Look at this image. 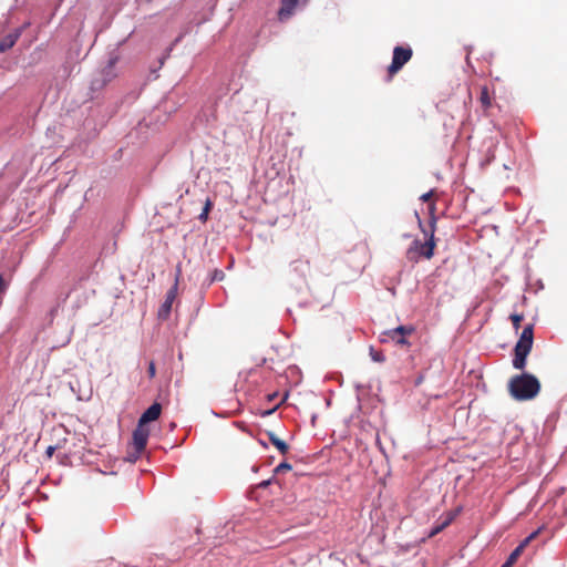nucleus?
<instances>
[{
	"label": "nucleus",
	"mask_w": 567,
	"mask_h": 567,
	"mask_svg": "<svg viewBox=\"0 0 567 567\" xmlns=\"http://www.w3.org/2000/svg\"><path fill=\"white\" fill-rule=\"evenodd\" d=\"M415 218L417 220L419 226L422 228V220H421V218H420L417 213H415Z\"/></svg>",
	"instance_id": "nucleus-27"
},
{
	"label": "nucleus",
	"mask_w": 567,
	"mask_h": 567,
	"mask_svg": "<svg viewBox=\"0 0 567 567\" xmlns=\"http://www.w3.org/2000/svg\"><path fill=\"white\" fill-rule=\"evenodd\" d=\"M55 451V447L54 446H48L47 451H45V454L49 456V457H52L53 453Z\"/></svg>",
	"instance_id": "nucleus-22"
},
{
	"label": "nucleus",
	"mask_w": 567,
	"mask_h": 567,
	"mask_svg": "<svg viewBox=\"0 0 567 567\" xmlns=\"http://www.w3.org/2000/svg\"><path fill=\"white\" fill-rule=\"evenodd\" d=\"M268 435V439L270 441V443L276 446L278 449V451L285 455L288 453L289 451V445L282 441L281 439H279L274 432H268L267 433Z\"/></svg>",
	"instance_id": "nucleus-12"
},
{
	"label": "nucleus",
	"mask_w": 567,
	"mask_h": 567,
	"mask_svg": "<svg viewBox=\"0 0 567 567\" xmlns=\"http://www.w3.org/2000/svg\"><path fill=\"white\" fill-rule=\"evenodd\" d=\"M147 374L150 379L155 378L156 375V367L154 361H150L148 368H147Z\"/></svg>",
	"instance_id": "nucleus-20"
},
{
	"label": "nucleus",
	"mask_w": 567,
	"mask_h": 567,
	"mask_svg": "<svg viewBox=\"0 0 567 567\" xmlns=\"http://www.w3.org/2000/svg\"><path fill=\"white\" fill-rule=\"evenodd\" d=\"M21 35L20 30H14L0 39V52H6L11 49Z\"/></svg>",
	"instance_id": "nucleus-10"
},
{
	"label": "nucleus",
	"mask_w": 567,
	"mask_h": 567,
	"mask_svg": "<svg viewBox=\"0 0 567 567\" xmlns=\"http://www.w3.org/2000/svg\"><path fill=\"white\" fill-rule=\"evenodd\" d=\"M511 395L517 401H528L537 396L540 391L538 379L529 373L514 375L508 383Z\"/></svg>",
	"instance_id": "nucleus-2"
},
{
	"label": "nucleus",
	"mask_w": 567,
	"mask_h": 567,
	"mask_svg": "<svg viewBox=\"0 0 567 567\" xmlns=\"http://www.w3.org/2000/svg\"><path fill=\"white\" fill-rule=\"evenodd\" d=\"M223 277H224V272L216 270L213 280H216V279L220 280V279H223Z\"/></svg>",
	"instance_id": "nucleus-24"
},
{
	"label": "nucleus",
	"mask_w": 567,
	"mask_h": 567,
	"mask_svg": "<svg viewBox=\"0 0 567 567\" xmlns=\"http://www.w3.org/2000/svg\"><path fill=\"white\" fill-rule=\"evenodd\" d=\"M460 513V509H455V511H451L446 514V517L445 519L439 524L437 526H435L431 533H430V537H433L435 536L436 534L441 533L443 529H445L454 519L455 517L458 515Z\"/></svg>",
	"instance_id": "nucleus-11"
},
{
	"label": "nucleus",
	"mask_w": 567,
	"mask_h": 567,
	"mask_svg": "<svg viewBox=\"0 0 567 567\" xmlns=\"http://www.w3.org/2000/svg\"><path fill=\"white\" fill-rule=\"evenodd\" d=\"M292 468V466L287 463V462H282L280 463L276 468H275V474H280V473H284V472H287V471H290Z\"/></svg>",
	"instance_id": "nucleus-19"
},
{
	"label": "nucleus",
	"mask_w": 567,
	"mask_h": 567,
	"mask_svg": "<svg viewBox=\"0 0 567 567\" xmlns=\"http://www.w3.org/2000/svg\"><path fill=\"white\" fill-rule=\"evenodd\" d=\"M501 567H513L508 561H505Z\"/></svg>",
	"instance_id": "nucleus-28"
},
{
	"label": "nucleus",
	"mask_w": 567,
	"mask_h": 567,
	"mask_svg": "<svg viewBox=\"0 0 567 567\" xmlns=\"http://www.w3.org/2000/svg\"><path fill=\"white\" fill-rule=\"evenodd\" d=\"M178 277H179V272L176 276L174 285L166 292L165 300L158 309L157 316L162 320H166L171 315L173 302L175 301V299L177 297Z\"/></svg>",
	"instance_id": "nucleus-6"
},
{
	"label": "nucleus",
	"mask_w": 567,
	"mask_h": 567,
	"mask_svg": "<svg viewBox=\"0 0 567 567\" xmlns=\"http://www.w3.org/2000/svg\"><path fill=\"white\" fill-rule=\"evenodd\" d=\"M523 553V547L522 546H517L512 553L511 555L508 556L507 560L511 565H514L516 563V560L518 559V557L522 555Z\"/></svg>",
	"instance_id": "nucleus-17"
},
{
	"label": "nucleus",
	"mask_w": 567,
	"mask_h": 567,
	"mask_svg": "<svg viewBox=\"0 0 567 567\" xmlns=\"http://www.w3.org/2000/svg\"><path fill=\"white\" fill-rule=\"evenodd\" d=\"M534 342V326L527 324L524 327L518 341L514 348L513 367L517 370H524L526 360L532 351Z\"/></svg>",
	"instance_id": "nucleus-3"
},
{
	"label": "nucleus",
	"mask_w": 567,
	"mask_h": 567,
	"mask_svg": "<svg viewBox=\"0 0 567 567\" xmlns=\"http://www.w3.org/2000/svg\"><path fill=\"white\" fill-rule=\"evenodd\" d=\"M270 484V481H264L259 484L260 487H267Z\"/></svg>",
	"instance_id": "nucleus-26"
},
{
	"label": "nucleus",
	"mask_w": 567,
	"mask_h": 567,
	"mask_svg": "<svg viewBox=\"0 0 567 567\" xmlns=\"http://www.w3.org/2000/svg\"><path fill=\"white\" fill-rule=\"evenodd\" d=\"M415 329L412 326H399L395 329L386 331L384 334L391 339L395 344L408 346L406 336L414 333Z\"/></svg>",
	"instance_id": "nucleus-7"
},
{
	"label": "nucleus",
	"mask_w": 567,
	"mask_h": 567,
	"mask_svg": "<svg viewBox=\"0 0 567 567\" xmlns=\"http://www.w3.org/2000/svg\"><path fill=\"white\" fill-rule=\"evenodd\" d=\"M117 63V56L111 58L107 62V65L103 70V74L105 75V80L110 81L115 76L113 70L115 64Z\"/></svg>",
	"instance_id": "nucleus-14"
},
{
	"label": "nucleus",
	"mask_w": 567,
	"mask_h": 567,
	"mask_svg": "<svg viewBox=\"0 0 567 567\" xmlns=\"http://www.w3.org/2000/svg\"><path fill=\"white\" fill-rule=\"evenodd\" d=\"M513 328L517 332L520 328V322L524 320V316L522 313H512L509 317Z\"/></svg>",
	"instance_id": "nucleus-16"
},
{
	"label": "nucleus",
	"mask_w": 567,
	"mask_h": 567,
	"mask_svg": "<svg viewBox=\"0 0 567 567\" xmlns=\"http://www.w3.org/2000/svg\"><path fill=\"white\" fill-rule=\"evenodd\" d=\"M370 355H371V359L375 362H384L385 361L384 354L381 351L374 350L373 348H370Z\"/></svg>",
	"instance_id": "nucleus-18"
},
{
	"label": "nucleus",
	"mask_w": 567,
	"mask_h": 567,
	"mask_svg": "<svg viewBox=\"0 0 567 567\" xmlns=\"http://www.w3.org/2000/svg\"><path fill=\"white\" fill-rule=\"evenodd\" d=\"M539 532H540V529H537V530L533 532L529 536H527V538L530 542L534 540L538 536Z\"/></svg>",
	"instance_id": "nucleus-23"
},
{
	"label": "nucleus",
	"mask_w": 567,
	"mask_h": 567,
	"mask_svg": "<svg viewBox=\"0 0 567 567\" xmlns=\"http://www.w3.org/2000/svg\"><path fill=\"white\" fill-rule=\"evenodd\" d=\"M297 3L292 0H281V8L278 11V18L281 22L287 21L292 16Z\"/></svg>",
	"instance_id": "nucleus-9"
},
{
	"label": "nucleus",
	"mask_w": 567,
	"mask_h": 567,
	"mask_svg": "<svg viewBox=\"0 0 567 567\" xmlns=\"http://www.w3.org/2000/svg\"><path fill=\"white\" fill-rule=\"evenodd\" d=\"M480 103L484 110H487L492 106V97L486 85L481 87Z\"/></svg>",
	"instance_id": "nucleus-13"
},
{
	"label": "nucleus",
	"mask_w": 567,
	"mask_h": 567,
	"mask_svg": "<svg viewBox=\"0 0 567 567\" xmlns=\"http://www.w3.org/2000/svg\"><path fill=\"white\" fill-rule=\"evenodd\" d=\"M413 55V51L409 45H396L393 49L392 62L388 68V78L391 80L404 64H406Z\"/></svg>",
	"instance_id": "nucleus-4"
},
{
	"label": "nucleus",
	"mask_w": 567,
	"mask_h": 567,
	"mask_svg": "<svg viewBox=\"0 0 567 567\" xmlns=\"http://www.w3.org/2000/svg\"><path fill=\"white\" fill-rule=\"evenodd\" d=\"M432 196H433V190H430V192H427V193H425V194H423V195L421 196V200H423V202H427V200H430V199H431V197H432Z\"/></svg>",
	"instance_id": "nucleus-21"
},
{
	"label": "nucleus",
	"mask_w": 567,
	"mask_h": 567,
	"mask_svg": "<svg viewBox=\"0 0 567 567\" xmlns=\"http://www.w3.org/2000/svg\"><path fill=\"white\" fill-rule=\"evenodd\" d=\"M162 412V405L154 402L140 417L138 423L146 425L148 422L156 421Z\"/></svg>",
	"instance_id": "nucleus-8"
},
{
	"label": "nucleus",
	"mask_w": 567,
	"mask_h": 567,
	"mask_svg": "<svg viewBox=\"0 0 567 567\" xmlns=\"http://www.w3.org/2000/svg\"><path fill=\"white\" fill-rule=\"evenodd\" d=\"M212 207H213V203H212V200L209 198H207L206 202H205V206L203 208V212L198 216L199 220H202L203 223H205L207 220L208 214H209Z\"/></svg>",
	"instance_id": "nucleus-15"
},
{
	"label": "nucleus",
	"mask_w": 567,
	"mask_h": 567,
	"mask_svg": "<svg viewBox=\"0 0 567 567\" xmlns=\"http://www.w3.org/2000/svg\"><path fill=\"white\" fill-rule=\"evenodd\" d=\"M530 540L526 537L518 546L523 547V550L529 545Z\"/></svg>",
	"instance_id": "nucleus-25"
},
{
	"label": "nucleus",
	"mask_w": 567,
	"mask_h": 567,
	"mask_svg": "<svg viewBox=\"0 0 567 567\" xmlns=\"http://www.w3.org/2000/svg\"><path fill=\"white\" fill-rule=\"evenodd\" d=\"M150 436V430L146 425L137 423V426L133 431L132 445L135 451V455L131 461H136L142 452L145 450Z\"/></svg>",
	"instance_id": "nucleus-5"
},
{
	"label": "nucleus",
	"mask_w": 567,
	"mask_h": 567,
	"mask_svg": "<svg viewBox=\"0 0 567 567\" xmlns=\"http://www.w3.org/2000/svg\"><path fill=\"white\" fill-rule=\"evenodd\" d=\"M434 207H431L432 216L430 220V234H427L424 229L423 233L425 235L426 240L422 243L419 239H414L410 247L405 251V258L411 262H417L421 258L431 259L434 256V249L436 247V240L434 237L435 228H436V217L433 214Z\"/></svg>",
	"instance_id": "nucleus-1"
}]
</instances>
